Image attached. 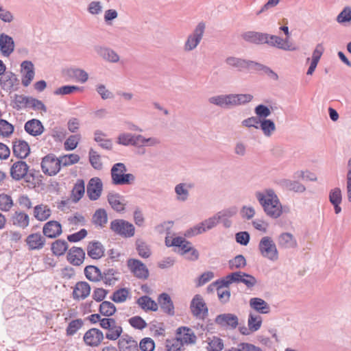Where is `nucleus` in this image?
<instances>
[{
  "mask_svg": "<svg viewBox=\"0 0 351 351\" xmlns=\"http://www.w3.org/2000/svg\"><path fill=\"white\" fill-rule=\"evenodd\" d=\"M104 339V334L97 328L88 330L84 336V341L86 344L90 346H97Z\"/></svg>",
  "mask_w": 351,
  "mask_h": 351,
  "instance_id": "obj_20",
  "label": "nucleus"
},
{
  "mask_svg": "<svg viewBox=\"0 0 351 351\" xmlns=\"http://www.w3.org/2000/svg\"><path fill=\"white\" fill-rule=\"evenodd\" d=\"M127 266L134 276L138 279L146 280L148 278L149 272L147 266L140 260L129 258L127 261Z\"/></svg>",
  "mask_w": 351,
  "mask_h": 351,
  "instance_id": "obj_8",
  "label": "nucleus"
},
{
  "mask_svg": "<svg viewBox=\"0 0 351 351\" xmlns=\"http://www.w3.org/2000/svg\"><path fill=\"white\" fill-rule=\"evenodd\" d=\"M158 304L165 313L169 316H173L175 315L173 302L169 294L166 293L160 294L158 298Z\"/></svg>",
  "mask_w": 351,
  "mask_h": 351,
  "instance_id": "obj_16",
  "label": "nucleus"
},
{
  "mask_svg": "<svg viewBox=\"0 0 351 351\" xmlns=\"http://www.w3.org/2000/svg\"><path fill=\"white\" fill-rule=\"evenodd\" d=\"M204 226L202 225V222L199 223L198 224L194 226L193 227L191 228L190 229L187 230L185 236L187 237H191L196 236L197 234H202L205 232H206Z\"/></svg>",
  "mask_w": 351,
  "mask_h": 351,
  "instance_id": "obj_60",
  "label": "nucleus"
},
{
  "mask_svg": "<svg viewBox=\"0 0 351 351\" xmlns=\"http://www.w3.org/2000/svg\"><path fill=\"white\" fill-rule=\"evenodd\" d=\"M240 282L243 283L248 289H252L256 285L257 280L254 276L243 272Z\"/></svg>",
  "mask_w": 351,
  "mask_h": 351,
  "instance_id": "obj_62",
  "label": "nucleus"
},
{
  "mask_svg": "<svg viewBox=\"0 0 351 351\" xmlns=\"http://www.w3.org/2000/svg\"><path fill=\"white\" fill-rule=\"evenodd\" d=\"M138 350L141 351H153L155 348L154 341L149 337H145L139 343Z\"/></svg>",
  "mask_w": 351,
  "mask_h": 351,
  "instance_id": "obj_58",
  "label": "nucleus"
},
{
  "mask_svg": "<svg viewBox=\"0 0 351 351\" xmlns=\"http://www.w3.org/2000/svg\"><path fill=\"white\" fill-rule=\"evenodd\" d=\"M265 36L267 38H265L264 44H267L271 47H276L280 49H291L288 45H284L283 38L267 33H265Z\"/></svg>",
  "mask_w": 351,
  "mask_h": 351,
  "instance_id": "obj_36",
  "label": "nucleus"
},
{
  "mask_svg": "<svg viewBox=\"0 0 351 351\" xmlns=\"http://www.w3.org/2000/svg\"><path fill=\"white\" fill-rule=\"evenodd\" d=\"M225 62L228 66L236 69L239 71H242L245 69H252V60H247L234 56H230L226 59Z\"/></svg>",
  "mask_w": 351,
  "mask_h": 351,
  "instance_id": "obj_13",
  "label": "nucleus"
},
{
  "mask_svg": "<svg viewBox=\"0 0 351 351\" xmlns=\"http://www.w3.org/2000/svg\"><path fill=\"white\" fill-rule=\"evenodd\" d=\"M129 295L128 289L125 288H121L114 292L111 300L115 302H123L126 300Z\"/></svg>",
  "mask_w": 351,
  "mask_h": 351,
  "instance_id": "obj_54",
  "label": "nucleus"
},
{
  "mask_svg": "<svg viewBox=\"0 0 351 351\" xmlns=\"http://www.w3.org/2000/svg\"><path fill=\"white\" fill-rule=\"evenodd\" d=\"M14 132V126L4 119H0V135L3 137H8Z\"/></svg>",
  "mask_w": 351,
  "mask_h": 351,
  "instance_id": "obj_52",
  "label": "nucleus"
},
{
  "mask_svg": "<svg viewBox=\"0 0 351 351\" xmlns=\"http://www.w3.org/2000/svg\"><path fill=\"white\" fill-rule=\"evenodd\" d=\"M254 113L258 119H265L271 114V110L264 104H258L254 108Z\"/></svg>",
  "mask_w": 351,
  "mask_h": 351,
  "instance_id": "obj_49",
  "label": "nucleus"
},
{
  "mask_svg": "<svg viewBox=\"0 0 351 351\" xmlns=\"http://www.w3.org/2000/svg\"><path fill=\"white\" fill-rule=\"evenodd\" d=\"M85 191L84 182L76 184L72 190L73 200L74 202H78L83 196Z\"/></svg>",
  "mask_w": 351,
  "mask_h": 351,
  "instance_id": "obj_57",
  "label": "nucleus"
},
{
  "mask_svg": "<svg viewBox=\"0 0 351 351\" xmlns=\"http://www.w3.org/2000/svg\"><path fill=\"white\" fill-rule=\"evenodd\" d=\"M336 21L341 24L351 21V8L349 6L345 7L337 15Z\"/></svg>",
  "mask_w": 351,
  "mask_h": 351,
  "instance_id": "obj_55",
  "label": "nucleus"
},
{
  "mask_svg": "<svg viewBox=\"0 0 351 351\" xmlns=\"http://www.w3.org/2000/svg\"><path fill=\"white\" fill-rule=\"evenodd\" d=\"M134 147H142L144 146H156L160 144L159 139L155 137L145 138L141 134H135Z\"/></svg>",
  "mask_w": 351,
  "mask_h": 351,
  "instance_id": "obj_34",
  "label": "nucleus"
},
{
  "mask_svg": "<svg viewBox=\"0 0 351 351\" xmlns=\"http://www.w3.org/2000/svg\"><path fill=\"white\" fill-rule=\"evenodd\" d=\"M14 206L12 197L5 193L0 194V210L4 212L9 211Z\"/></svg>",
  "mask_w": 351,
  "mask_h": 351,
  "instance_id": "obj_47",
  "label": "nucleus"
},
{
  "mask_svg": "<svg viewBox=\"0 0 351 351\" xmlns=\"http://www.w3.org/2000/svg\"><path fill=\"white\" fill-rule=\"evenodd\" d=\"M215 323L221 328L234 330L239 325V318L233 313H222L215 317Z\"/></svg>",
  "mask_w": 351,
  "mask_h": 351,
  "instance_id": "obj_9",
  "label": "nucleus"
},
{
  "mask_svg": "<svg viewBox=\"0 0 351 351\" xmlns=\"http://www.w3.org/2000/svg\"><path fill=\"white\" fill-rule=\"evenodd\" d=\"M10 173L12 178L16 181L24 179L26 182L32 184L35 181L36 176L33 170H29V166L23 160L14 162Z\"/></svg>",
  "mask_w": 351,
  "mask_h": 351,
  "instance_id": "obj_3",
  "label": "nucleus"
},
{
  "mask_svg": "<svg viewBox=\"0 0 351 351\" xmlns=\"http://www.w3.org/2000/svg\"><path fill=\"white\" fill-rule=\"evenodd\" d=\"M280 183L286 189L295 192L302 193L306 190L305 186L297 181L284 179L281 180Z\"/></svg>",
  "mask_w": 351,
  "mask_h": 351,
  "instance_id": "obj_41",
  "label": "nucleus"
},
{
  "mask_svg": "<svg viewBox=\"0 0 351 351\" xmlns=\"http://www.w3.org/2000/svg\"><path fill=\"white\" fill-rule=\"evenodd\" d=\"M184 345L178 337L167 339L165 347L167 351H181Z\"/></svg>",
  "mask_w": 351,
  "mask_h": 351,
  "instance_id": "obj_46",
  "label": "nucleus"
},
{
  "mask_svg": "<svg viewBox=\"0 0 351 351\" xmlns=\"http://www.w3.org/2000/svg\"><path fill=\"white\" fill-rule=\"evenodd\" d=\"M21 72L23 73L22 77V84L27 87L33 80L35 72H34V66L33 63L31 61L25 60L21 64Z\"/></svg>",
  "mask_w": 351,
  "mask_h": 351,
  "instance_id": "obj_15",
  "label": "nucleus"
},
{
  "mask_svg": "<svg viewBox=\"0 0 351 351\" xmlns=\"http://www.w3.org/2000/svg\"><path fill=\"white\" fill-rule=\"evenodd\" d=\"M102 183L98 178H91L87 185V194L91 200L97 199L101 193Z\"/></svg>",
  "mask_w": 351,
  "mask_h": 351,
  "instance_id": "obj_21",
  "label": "nucleus"
},
{
  "mask_svg": "<svg viewBox=\"0 0 351 351\" xmlns=\"http://www.w3.org/2000/svg\"><path fill=\"white\" fill-rule=\"evenodd\" d=\"M241 36L245 41L255 45L264 44V40L265 38H267L265 33L254 31H247L243 32Z\"/></svg>",
  "mask_w": 351,
  "mask_h": 351,
  "instance_id": "obj_28",
  "label": "nucleus"
},
{
  "mask_svg": "<svg viewBox=\"0 0 351 351\" xmlns=\"http://www.w3.org/2000/svg\"><path fill=\"white\" fill-rule=\"evenodd\" d=\"M348 171L346 173V191L348 200L351 202V157L348 159Z\"/></svg>",
  "mask_w": 351,
  "mask_h": 351,
  "instance_id": "obj_64",
  "label": "nucleus"
},
{
  "mask_svg": "<svg viewBox=\"0 0 351 351\" xmlns=\"http://www.w3.org/2000/svg\"><path fill=\"white\" fill-rule=\"evenodd\" d=\"M13 153L20 159L25 158L30 153L28 143L23 140H16L13 142Z\"/></svg>",
  "mask_w": 351,
  "mask_h": 351,
  "instance_id": "obj_22",
  "label": "nucleus"
},
{
  "mask_svg": "<svg viewBox=\"0 0 351 351\" xmlns=\"http://www.w3.org/2000/svg\"><path fill=\"white\" fill-rule=\"evenodd\" d=\"M67 261L72 265L79 266L85 258V252L81 247H72L67 253Z\"/></svg>",
  "mask_w": 351,
  "mask_h": 351,
  "instance_id": "obj_19",
  "label": "nucleus"
},
{
  "mask_svg": "<svg viewBox=\"0 0 351 351\" xmlns=\"http://www.w3.org/2000/svg\"><path fill=\"white\" fill-rule=\"evenodd\" d=\"M191 311L193 316L198 317L202 315L203 317L206 316L208 309L203 298L200 295H195L191 302Z\"/></svg>",
  "mask_w": 351,
  "mask_h": 351,
  "instance_id": "obj_10",
  "label": "nucleus"
},
{
  "mask_svg": "<svg viewBox=\"0 0 351 351\" xmlns=\"http://www.w3.org/2000/svg\"><path fill=\"white\" fill-rule=\"evenodd\" d=\"M69 247L66 241L58 239L51 244V251L56 256H60L63 255Z\"/></svg>",
  "mask_w": 351,
  "mask_h": 351,
  "instance_id": "obj_40",
  "label": "nucleus"
},
{
  "mask_svg": "<svg viewBox=\"0 0 351 351\" xmlns=\"http://www.w3.org/2000/svg\"><path fill=\"white\" fill-rule=\"evenodd\" d=\"M250 306L261 314H267L270 312V306L264 300L260 298H252L250 300Z\"/></svg>",
  "mask_w": 351,
  "mask_h": 351,
  "instance_id": "obj_31",
  "label": "nucleus"
},
{
  "mask_svg": "<svg viewBox=\"0 0 351 351\" xmlns=\"http://www.w3.org/2000/svg\"><path fill=\"white\" fill-rule=\"evenodd\" d=\"M255 196L266 215L271 219H278L283 212L289 211L288 208H282L278 197L272 189H267L264 192L256 191Z\"/></svg>",
  "mask_w": 351,
  "mask_h": 351,
  "instance_id": "obj_1",
  "label": "nucleus"
},
{
  "mask_svg": "<svg viewBox=\"0 0 351 351\" xmlns=\"http://www.w3.org/2000/svg\"><path fill=\"white\" fill-rule=\"evenodd\" d=\"M125 200L123 197L118 193L111 192V208L117 213L125 211Z\"/></svg>",
  "mask_w": 351,
  "mask_h": 351,
  "instance_id": "obj_37",
  "label": "nucleus"
},
{
  "mask_svg": "<svg viewBox=\"0 0 351 351\" xmlns=\"http://www.w3.org/2000/svg\"><path fill=\"white\" fill-rule=\"evenodd\" d=\"M14 226L25 229L29 224V217L22 211H16L12 216Z\"/></svg>",
  "mask_w": 351,
  "mask_h": 351,
  "instance_id": "obj_35",
  "label": "nucleus"
},
{
  "mask_svg": "<svg viewBox=\"0 0 351 351\" xmlns=\"http://www.w3.org/2000/svg\"><path fill=\"white\" fill-rule=\"evenodd\" d=\"M51 215V210L45 204H38L34 208V216L40 221L48 219Z\"/></svg>",
  "mask_w": 351,
  "mask_h": 351,
  "instance_id": "obj_32",
  "label": "nucleus"
},
{
  "mask_svg": "<svg viewBox=\"0 0 351 351\" xmlns=\"http://www.w3.org/2000/svg\"><path fill=\"white\" fill-rule=\"evenodd\" d=\"M175 252L183 255L187 252H191V259L197 260L199 257V252L197 250L192 247L191 243L185 240L180 247L175 249Z\"/></svg>",
  "mask_w": 351,
  "mask_h": 351,
  "instance_id": "obj_39",
  "label": "nucleus"
},
{
  "mask_svg": "<svg viewBox=\"0 0 351 351\" xmlns=\"http://www.w3.org/2000/svg\"><path fill=\"white\" fill-rule=\"evenodd\" d=\"M104 249L99 241H90L87 246L88 256L93 259H99L103 256Z\"/></svg>",
  "mask_w": 351,
  "mask_h": 351,
  "instance_id": "obj_30",
  "label": "nucleus"
},
{
  "mask_svg": "<svg viewBox=\"0 0 351 351\" xmlns=\"http://www.w3.org/2000/svg\"><path fill=\"white\" fill-rule=\"evenodd\" d=\"M130 324L134 328L143 330L146 328V322L140 316H134L129 319Z\"/></svg>",
  "mask_w": 351,
  "mask_h": 351,
  "instance_id": "obj_59",
  "label": "nucleus"
},
{
  "mask_svg": "<svg viewBox=\"0 0 351 351\" xmlns=\"http://www.w3.org/2000/svg\"><path fill=\"white\" fill-rule=\"evenodd\" d=\"M193 184L182 182L175 186V193L176 194V199L179 202H184L189 197V189L193 187Z\"/></svg>",
  "mask_w": 351,
  "mask_h": 351,
  "instance_id": "obj_26",
  "label": "nucleus"
},
{
  "mask_svg": "<svg viewBox=\"0 0 351 351\" xmlns=\"http://www.w3.org/2000/svg\"><path fill=\"white\" fill-rule=\"evenodd\" d=\"M111 230L123 238H130L135 233L134 225L123 219H115L111 221Z\"/></svg>",
  "mask_w": 351,
  "mask_h": 351,
  "instance_id": "obj_6",
  "label": "nucleus"
},
{
  "mask_svg": "<svg viewBox=\"0 0 351 351\" xmlns=\"http://www.w3.org/2000/svg\"><path fill=\"white\" fill-rule=\"evenodd\" d=\"M58 158L60 165L62 167H67L75 164L80 160V156L75 154L64 155Z\"/></svg>",
  "mask_w": 351,
  "mask_h": 351,
  "instance_id": "obj_48",
  "label": "nucleus"
},
{
  "mask_svg": "<svg viewBox=\"0 0 351 351\" xmlns=\"http://www.w3.org/2000/svg\"><path fill=\"white\" fill-rule=\"evenodd\" d=\"M176 335L181 339L183 345L189 343H195L197 337L191 328L186 326L179 327L176 330Z\"/></svg>",
  "mask_w": 351,
  "mask_h": 351,
  "instance_id": "obj_18",
  "label": "nucleus"
},
{
  "mask_svg": "<svg viewBox=\"0 0 351 351\" xmlns=\"http://www.w3.org/2000/svg\"><path fill=\"white\" fill-rule=\"evenodd\" d=\"M68 73L70 77H75L82 83L86 82L88 77V73L80 69H71L68 71Z\"/></svg>",
  "mask_w": 351,
  "mask_h": 351,
  "instance_id": "obj_50",
  "label": "nucleus"
},
{
  "mask_svg": "<svg viewBox=\"0 0 351 351\" xmlns=\"http://www.w3.org/2000/svg\"><path fill=\"white\" fill-rule=\"evenodd\" d=\"M259 122V128L266 137H270L276 130L275 123L271 119H260Z\"/></svg>",
  "mask_w": 351,
  "mask_h": 351,
  "instance_id": "obj_38",
  "label": "nucleus"
},
{
  "mask_svg": "<svg viewBox=\"0 0 351 351\" xmlns=\"http://www.w3.org/2000/svg\"><path fill=\"white\" fill-rule=\"evenodd\" d=\"M24 128L27 133L33 136H39L44 132L43 123L40 121L36 119L27 121Z\"/></svg>",
  "mask_w": 351,
  "mask_h": 351,
  "instance_id": "obj_27",
  "label": "nucleus"
},
{
  "mask_svg": "<svg viewBox=\"0 0 351 351\" xmlns=\"http://www.w3.org/2000/svg\"><path fill=\"white\" fill-rule=\"evenodd\" d=\"M135 134L131 133L121 134L117 138V143L125 146L132 145L134 147Z\"/></svg>",
  "mask_w": 351,
  "mask_h": 351,
  "instance_id": "obj_51",
  "label": "nucleus"
},
{
  "mask_svg": "<svg viewBox=\"0 0 351 351\" xmlns=\"http://www.w3.org/2000/svg\"><path fill=\"white\" fill-rule=\"evenodd\" d=\"M329 200L332 204L341 203L342 195L339 188H335L330 191Z\"/></svg>",
  "mask_w": 351,
  "mask_h": 351,
  "instance_id": "obj_63",
  "label": "nucleus"
},
{
  "mask_svg": "<svg viewBox=\"0 0 351 351\" xmlns=\"http://www.w3.org/2000/svg\"><path fill=\"white\" fill-rule=\"evenodd\" d=\"M46 239L40 233H32L27 237L25 243L29 250H39L43 248Z\"/></svg>",
  "mask_w": 351,
  "mask_h": 351,
  "instance_id": "obj_12",
  "label": "nucleus"
},
{
  "mask_svg": "<svg viewBox=\"0 0 351 351\" xmlns=\"http://www.w3.org/2000/svg\"><path fill=\"white\" fill-rule=\"evenodd\" d=\"M19 84L16 75L10 71H5L1 75L0 86L4 90L11 91Z\"/></svg>",
  "mask_w": 351,
  "mask_h": 351,
  "instance_id": "obj_11",
  "label": "nucleus"
},
{
  "mask_svg": "<svg viewBox=\"0 0 351 351\" xmlns=\"http://www.w3.org/2000/svg\"><path fill=\"white\" fill-rule=\"evenodd\" d=\"M90 286L84 281L77 282L72 293L73 298L75 300H84L88 298L90 293Z\"/></svg>",
  "mask_w": 351,
  "mask_h": 351,
  "instance_id": "obj_14",
  "label": "nucleus"
},
{
  "mask_svg": "<svg viewBox=\"0 0 351 351\" xmlns=\"http://www.w3.org/2000/svg\"><path fill=\"white\" fill-rule=\"evenodd\" d=\"M206 29L204 22L199 23L194 29L192 34H189L185 41L184 49L186 51H191L195 49L201 42Z\"/></svg>",
  "mask_w": 351,
  "mask_h": 351,
  "instance_id": "obj_5",
  "label": "nucleus"
},
{
  "mask_svg": "<svg viewBox=\"0 0 351 351\" xmlns=\"http://www.w3.org/2000/svg\"><path fill=\"white\" fill-rule=\"evenodd\" d=\"M263 319L258 315L250 313L247 320L249 329L251 332H255L260 329L262 324Z\"/></svg>",
  "mask_w": 351,
  "mask_h": 351,
  "instance_id": "obj_43",
  "label": "nucleus"
},
{
  "mask_svg": "<svg viewBox=\"0 0 351 351\" xmlns=\"http://www.w3.org/2000/svg\"><path fill=\"white\" fill-rule=\"evenodd\" d=\"M278 245L280 247L288 249L294 248L297 246V241L293 235L289 232L280 234L277 239Z\"/></svg>",
  "mask_w": 351,
  "mask_h": 351,
  "instance_id": "obj_29",
  "label": "nucleus"
},
{
  "mask_svg": "<svg viewBox=\"0 0 351 351\" xmlns=\"http://www.w3.org/2000/svg\"><path fill=\"white\" fill-rule=\"evenodd\" d=\"M118 344L120 351H138L137 341L127 334L121 337Z\"/></svg>",
  "mask_w": 351,
  "mask_h": 351,
  "instance_id": "obj_25",
  "label": "nucleus"
},
{
  "mask_svg": "<svg viewBox=\"0 0 351 351\" xmlns=\"http://www.w3.org/2000/svg\"><path fill=\"white\" fill-rule=\"evenodd\" d=\"M14 49L12 38L4 33L0 34V50L4 56L8 57Z\"/></svg>",
  "mask_w": 351,
  "mask_h": 351,
  "instance_id": "obj_24",
  "label": "nucleus"
},
{
  "mask_svg": "<svg viewBox=\"0 0 351 351\" xmlns=\"http://www.w3.org/2000/svg\"><path fill=\"white\" fill-rule=\"evenodd\" d=\"M136 250L138 255L144 258H147L151 255V250L149 245L142 239H137L136 241Z\"/></svg>",
  "mask_w": 351,
  "mask_h": 351,
  "instance_id": "obj_44",
  "label": "nucleus"
},
{
  "mask_svg": "<svg viewBox=\"0 0 351 351\" xmlns=\"http://www.w3.org/2000/svg\"><path fill=\"white\" fill-rule=\"evenodd\" d=\"M60 168L59 158L54 154H49L43 158L41 169L45 174L49 176H55L60 171Z\"/></svg>",
  "mask_w": 351,
  "mask_h": 351,
  "instance_id": "obj_7",
  "label": "nucleus"
},
{
  "mask_svg": "<svg viewBox=\"0 0 351 351\" xmlns=\"http://www.w3.org/2000/svg\"><path fill=\"white\" fill-rule=\"evenodd\" d=\"M246 265V259L241 254L236 256L234 258L228 261V266L231 270L243 268Z\"/></svg>",
  "mask_w": 351,
  "mask_h": 351,
  "instance_id": "obj_45",
  "label": "nucleus"
},
{
  "mask_svg": "<svg viewBox=\"0 0 351 351\" xmlns=\"http://www.w3.org/2000/svg\"><path fill=\"white\" fill-rule=\"evenodd\" d=\"M127 171L123 163H115L111 168L112 183L118 186L132 184L136 180V177L132 173H127Z\"/></svg>",
  "mask_w": 351,
  "mask_h": 351,
  "instance_id": "obj_2",
  "label": "nucleus"
},
{
  "mask_svg": "<svg viewBox=\"0 0 351 351\" xmlns=\"http://www.w3.org/2000/svg\"><path fill=\"white\" fill-rule=\"evenodd\" d=\"M43 232L44 236L48 238H56L62 232V226L57 221H49L44 225Z\"/></svg>",
  "mask_w": 351,
  "mask_h": 351,
  "instance_id": "obj_17",
  "label": "nucleus"
},
{
  "mask_svg": "<svg viewBox=\"0 0 351 351\" xmlns=\"http://www.w3.org/2000/svg\"><path fill=\"white\" fill-rule=\"evenodd\" d=\"M207 350L208 351H221L223 348V343L222 339L219 337H213L212 339H208Z\"/></svg>",
  "mask_w": 351,
  "mask_h": 351,
  "instance_id": "obj_53",
  "label": "nucleus"
},
{
  "mask_svg": "<svg viewBox=\"0 0 351 351\" xmlns=\"http://www.w3.org/2000/svg\"><path fill=\"white\" fill-rule=\"evenodd\" d=\"M83 325V322L80 319L71 321L66 328L68 335H73Z\"/></svg>",
  "mask_w": 351,
  "mask_h": 351,
  "instance_id": "obj_61",
  "label": "nucleus"
},
{
  "mask_svg": "<svg viewBox=\"0 0 351 351\" xmlns=\"http://www.w3.org/2000/svg\"><path fill=\"white\" fill-rule=\"evenodd\" d=\"M84 274L86 277L90 281L97 282L101 280H105L106 283H107L108 280V278H107L108 274L104 271V276H103L101 271L96 266H86L84 269Z\"/></svg>",
  "mask_w": 351,
  "mask_h": 351,
  "instance_id": "obj_23",
  "label": "nucleus"
},
{
  "mask_svg": "<svg viewBox=\"0 0 351 351\" xmlns=\"http://www.w3.org/2000/svg\"><path fill=\"white\" fill-rule=\"evenodd\" d=\"M235 106L245 105L253 99V95L250 94H233Z\"/></svg>",
  "mask_w": 351,
  "mask_h": 351,
  "instance_id": "obj_56",
  "label": "nucleus"
},
{
  "mask_svg": "<svg viewBox=\"0 0 351 351\" xmlns=\"http://www.w3.org/2000/svg\"><path fill=\"white\" fill-rule=\"evenodd\" d=\"M136 303L145 311H156L158 309V303L147 295L140 297Z\"/></svg>",
  "mask_w": 351,
  "mask_h": 351,
  "instance_id": "obj_33",
  "label": "nucleus"
},
{
  "mask_svg": "<svg viewBox=\"0 0 351 351\" xmlns=\"http://www.w3.org/2000/svg\"><path fill=\"white\" fill-rule=\"evenodd\" d=\"M258 249L263 257L271 261L278 259V252L276 243L271 237H263L259 242Z\"/></svg>",
  "mask_w": 351,
  "mask_h": 351,
  "instance_id": "obj_4",
  "label": "nucleus"
},
{
  "mask_svg": "<svg viewBox=\"0 0 351 351\" xmlns=\"http://www.w3.org/2000/svg\"><path fill=\"white\" fill-rule=\"evenodd\" d=\"M108 221V215L104 209H98L93 216L95 225L103 227Z\"/></svg>",
  "mask_w": 351,
  "mask_h": 351,
  "instance_id": "obj_42",
  "label": "nucleus"
}]
</instances>
